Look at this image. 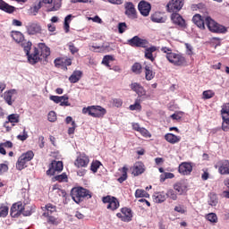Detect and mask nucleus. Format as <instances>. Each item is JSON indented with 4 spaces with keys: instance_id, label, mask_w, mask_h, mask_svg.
Listing matches in <instances>:
<instances>
[{
    "instance_id": "f257e3e1",
    "label": "nucleus",
    "mask_w": 229,
    "mask_h": 229,
    "mask_svg": "<svg viewBox=\"0 0 229 229\" xmlns=\"http://www.w3.org/2000/svg\"><path fill=\"white\" fill-rule=\"evenodd\" d=\"M31 42L23 44V51L26 54L29 64L30 65H35V64H38V62L44 60V58H47L51 55V49L46 46L45 43H39L38 48L34 47L32 53L31 51Z\"/></svg>"
},
{
    "instance_id": "f03ea898",
    "label": "nucleus",
    "mask_w": 229,
    "mask_h": 229,
    "mask_svg": "<svg viewBox=\"0 0 229 229\" xmlns=\"http://www.w3.org/2000/svg\"><path fill=\"white\" fill-rule=\"evenodd\" d=\"M71 196L75 203H81L85 199H90V198H92V193L83 187H74L71 191Z\"/></svg>"
},
{
    "instance_id": "7ed1b4c3",
    "label": "nucleus",
    "mask_w": 229,
    "mask_h": 229,
    "mask_svg": "<svg viewBox=\"0 0 229 229\" xmlns=\"http://www.w3.org/2000/svg\"><path fill=\"white\" fill-rule=\"evenodd\" d=\"M10 214H11V217H14V218L19 217L21 214L23 216H28L33 214V208L25 210L22 201H18L12 205Z\"/></svg>"
},
{
    "instance_id": "20e7f679",
    "label": "nucleus",
    "mask_w": 229,
    "mask_h": 229,
    "mask_svg": "<svg viewBox=\"0 0 229 229\" xmlns=\"http://www.w3.org/2000/svg\"><path fill=\"white\" fill-rule=\"evenodd\" d=\"M82 114H89L91 117L100 119L106 114V109L101 106H90L82 108Z\"/></svg>"
},
{
    "instance_id": "39448f33",
    "label": "nucleus",
    "mask_w": 229,
    "mask_h": 229,
    "mask_svg": "<svg viewBox=\"0 0 229 229\" xmlns=\"http://www.w3.org/2000/svg\"><path fill=\"white\" fill-rule=\"evenodd\" d=\"M34 157L35 153H33V150H29L26 153L21 154L16 162V169L18 171L26 169V167H28V162H31Z\"/></svg>"
},
{
    "instance_id": "423d86ee",
    "label": "nucleus",
    "mask_w": 229,
    "mask_h": 229,
    "mask_svg": "<svg viewBox=\"0 0 229 229\" xmlns=\"http://www.w3.org/2000/svg\"><path fill=\"white\" fill-rule=\"evenodd\" d=\"M205 22L208 30H209L211 33H226V31H228V29L226 27L217 23L209 16L205 18Z\"/></svg>"
},
{
    "instance_id": "0eeeda50",
    "label": "nucleus",
    "mask_w": 229,
    "mask_h": 229,
    "mask_svg": "<svg viewBox=\"0 0 229 229\" xmlns=\"http://www.w3.org/2000/svg\"><path fill=\"white\" fill-rule=\"evenodd\" d=\"M102 202L106 206L107 210H111V212H115L119 207H121V204L119 203V199L117 198L107 195L106 197L102 198Z\"/></svg>"
},
{
    "instance_id": "6e6552de",
    "label": "nucleus",
    "mask_w": 229,
    "mask_h": 229,
    "mask_svg": "<svg viewBox=\"0 0 229 229\" xmlns=\"http://www.w3.org/2000/svg\"><path fill=\"white\" fill-rule=\"evenodd\" d=\"M168 62L175 67H185L187 65V58L182 53H174Z\"/></svg>"
},
{
    "instance_id": "1a4fd4ad",
    "label": "nucleus",
    "mask_w": 229,
    "mask_h": 229,
    "mask_svg": "<svg viewBox=\"0 0 229 229\" xmlns=\"http://www.w3.org/2000/svg\"><path fill=\"white\" fill-rule=\"evenodd\" d=\"M185 0H170L166 4V11L169 13H178L183 8Z\"/></svg>"
},
{
    "instance_id": "9d476101",
    "label": "nucleus",
    "mask_w": 229,
    "mask_h": 229,
    "mask_svg": "<svg viewBox=\"0 0 229 229\" xmlns=\"http://www.w3.org/2000/svg\"><path fill=\"white\" fill-rule=\"evenodd\" d=\"M127 44L131 46V47H142L143 49H146L149 41H148V39L140 38L139 36H134L128 40Z\"/></svg>"
},
{
    "instance_id": "9b49d317",
    "label": "nucleus",
    "mask_w": 229,
    "mask_h": 229,
    "mask_svg": "<svg viewBox=\"0 0 229 229\" xmlns=\"http://www.w3.org/2000/svg\"><path fill=\"white\" fill-rule=\"evenodd\" d=\"M124 14L128 19H131V21H135V19H138L139 16L137 14V9L135 8V4L131 2H126L124 4Z\"/></svg>"
},
{
    "instance_id": "f8f14e48",
    "label": "nucleus",
    "mask_w": 229,
    "mask_h": 229,
    "mask_svg": "<svg viewBox=\"0 0 229 229\" xmlns=\"http://www.w3.org/2000/svg\"><path fill=\"white\" fill-rule=\"evenodd\" d=\"M47 171V176H55V173H62L64 171V162L53 160Z\"/></svg>"
},
{
    "instance_id": "ddd939ff",
    "label": "nucleus",
    "mask_w": 229,
    "mask_h": 229,
    "mask_svg": "<svg viewBox=\"0 0 229 229\" xmlns=\"http://www.w3.org/2000/svg\"><path fill=\"white\" fill-rule=\"evenodd\" d=\"M220 112L223 119L222 130L229 131V105H224Z\"/></svg>"
},
{
    "instance_id": "4468645a",
    "label": "nucleus",
    "mask_w": 229,
    "mask_h": 229,
    "mask_svg": "<svg viewBox=\"0 0 229 229\" xmlns=\"http://www.w3.org/2000/svg\"><path fill=\"white\" fill-rule=\"evenodd\" d=\"M89 162H90L89 156L85 153H80L74 162V165L78 169H85V167L89 166Z\"/></svg>"
},
{
    "instance_id": "2eb2a0df",
    "label": "nucleus",
    "mask_w": 229,
    "mask_h": 229,
    "mask_svg": "<svg viewBox=\"0 0 229 229\" xmlns=\"http://www.w3.org/2000/svg\"><path fill=\"white\" fill-rule=\"evenodd\" d=\"M116 217L123 221V223H130L133 218V212L130 208H122L121 213H117Z\"/></svg>"
},
{
    "instance_id": "dca6fc26",
    "label": "nucleus",
    "mask_w": 229,
    "mask_h": 229,
    "mask_svg": "<svg viewBox=\"0 0 229 229\" xmlns=\"http://www.w3.org/2000/svg\"><path fill=\"white\" fill-rule=\"evenodd\" d=\"M171 21L174 26H177V28H180L181 30H185V28H187V21H185V19H183L178 13L171 14Z\"/></svg>"
},
{
    "instance_id": "f3484780",
    "label": "nucleus",
    "mask_w": 229,
    "mask_h": 229,
    "mask_svg": "<svg viewBox=\"0 0 229 229\" xmlns=\"http://www.w3.org/2000/svg\"><path fill=\"white\" fill-rule=\"evenodd\" d=\"M50 101H54V103H60V106H71V103H69V96L64 95L61 97L58 96H50Z\"/></svg>"
},
{
    "instance_id": "a211bd4d",
    "label": "nucleus",
    "mask_w": 229,
    "mask_h": 229,
    "mask_svg": "<svg viewBox=\"0 0 229 229\" xmlns=\"http://www.w3.org/2000/svg\"><path fill=\"white\" fill-rule=\"evenodd\" d=\"M45 4H49L47 12H57L62 8V0H43Z\"/></svg>"
},
{
    "instance_id": "6ab92c4d",
    "label": "nucleus",
    "mask_w": 229,
    "mask_h": 229,
    "mask_svg": "<svg viewBox=\"0 0 229 229\" xmlns=\"http://www.w3.org/2000/svg\"><path fill=\"white\" fill-rule=\"evenodd\" d=\"M178 173L182 176H189L192 173V163H181L178 167Z\"/></svg>"
},
{
    "instance_id": "aec40b11",
    "label": "nucleus",
    "mask_w": 229,
    "mask_h": 229,
    "mask_svg": "<svg viewBox=\"0 0 229 229\" xmlns=\"http://www.w3.org/2000/svg\"><path fill=\"white\" fill-rule=\"evenodd\" d=\"M12 38L16 41L17 44H21V47H24V44H30L31 42L24 39V35L21 31H12Z\"/></svg>"
},
{
    "instance_id": "412c9836",
    "label": "nucleus",
    "mask_w": 229,
    "mask_h": 229,
    "mask_svg": "<svg viewBox=\"0 0 229 229\" xmlns=\"http://www.w3.org/2000/svg\"><path fill=\"white\" fill-rule=\"evenodd\" d=\"M138 9L143 17H148V15H149V12H151V4L146 1H140L138 4Z\"/></svg>"
},
{
    "instance_id": "4be33fe9",
    "label": "nucleus",
    "mask_w": 229,
    "mask_h": 229,
    "mask_svg": "<svg viewBox=\"0 0 229 229\" xmlns=\"http://www.w3.org/2000/svg\"><path fill=\"white\" fill-rule=\"evenodd\" d=\"M216 169L218 167V173L222 175L229 174V160L225 159L217 163V165L215 166Z\"/></svg>"
},
{
    "instance_id": "5701e85b",
    "label": "nucleus",
    "mask_w": 229,
    "mask_h": 229,
    "mask_svg": "<svg viewBox=\"0 0 229 229\" xmlns=\"http://www.w3.org/2000/svg\"><path fill=\"white\" fill-rule=\"evenodd\" d=\"M15 96H17V90L15 89H10L5 92H4V99L9 106H12L13 103L15 102Z\"/></svg>"
},
{
    "instance_id": "b1692460",
    "label": "nucleus",
    "mask_w": 229,
    "mask_h": 229,
    "mask_svg": "<svg viewBox=\"0 0 229 229\" xmlns=\"http://www.w3.org/2000/svg\"><path fill=\"white\" fill-rule=\"evenodd\" d=\"M26 29L29 35H38V33H42V27L37 22L29 23Z\"/></svg>"
},
{
    "instance_id": "393cba45",
    "label": "nucleus",
    "mask_w": 229,
    "mask_h": 229,
    "mask_svg": "<svg viewBox=\"0 0 229 229\" xmlns=\"http://www.w3.org/2000/svg\"><path fill=\"white\" fill-rule=\"evenodd\" d=\"M130 89L136 92L139 98H142V96H146V89H144V86L140 85L139 82H132L130 85Z\"/></svg>"
},
{
    "instance_id": "a878e982",
    "label": "nucleus",
    "mask_w": 229,
    "mask_h": 229,
    "mask_svg": "<svg viewBox=\"0 0 229 229\" xmlns=\"http://www.w3.org/2000/svg\"><path fill=\"white\" fill-rule=\"evenodd\" d=\"M131 170L132 171L133 176H140V174H142L146 171V166L142 162H136Z\"/></svg>"
},
{
    "instance_id": "bb28decb",
    "label": "nucleus",
    "mask_w": 229,
    "mask_h": 229,
    "mask_svg": "<svg viewBox=\"0 0 229 229\" xmlns=\"http://www.w3.org/2000/svg\"><path fill=\"white\" fill-rule=\"evenodd\" d=\"M150 21L152 22L164 23L167 21V16L160 12H156L151 14Z\"/></svg>"
},
{
    "instance_id": "cd10ccee",
    "label": "nucleus",
    "mask_w": 229,
    "mask_h": 229,
    "mask_svg": "<svg viewBox=\"0 0 229 229\" xmlns=\"http://www.w3.org/2000/svg\"><path fill=\"white\" fill-rule=\"evenodd\" d=\"M145 79L147 81H151L155 78V72H153V66L150 64L144 63Z\"/></svg>"
},
{
    "instance_id": "c85d7f7f",
    "label": "nucleus",
    "mask_w": 229,
    "mask_h": 229,
    "mask_svg": "<svg viewBox=\"0 0 229 229\" xmlns=\"http://www.w3.org/2000/svg\"><path fill=\"white\" fill-rule=\"evenodd\" d=\"M41 210H43V217L46 216H51V214L56 212V206L48 203L45 207H41Z\"/></svg>"
},
{
    "instance_id": "c756f323",
    "label": "nucleus",
    "mask_w": 229,
    "mask_h": 229,
    "mask_svg": "<svg viewBox=\"0 0 229 229\" xmlns=\"http://www.w3.org/2000/svg\"><path fill=\"white\" fill-rule=\"evenodd\" d=\"M155 51H157V47L152 46L149 47H146L145 48V58L147 60H150V62H155V58L156 56L153 55V53H155Z\"/></svg>"
},
{
    "instance_id": "7c9ffc66",
    "label": "nucleus",
    "mask_w": 229,
    "mask_h": 229,
    "mask_svg": "<svg viewBox=\"0 0 229 229\" xmlns=\"http://www.w3.org/2000/svg\"><path fill=\"white\" fill-rule=\"evenodd\" d=\"M165 140H166V142H169V144H178V142L182 140V137L176 136L173 133H166L165 135Z\"/></svg>"
},
{
    "instance_id": "2f4dec72",
    "label": "nucleus",
    "mask_w": 229,
    "mask_h": 229,
    "mask_svg": "<svg viewBox=\"0 0 229 229\" xmlns=\"http://www.w3.org/2000/svg\"><path fill=\"white\" fill-rule=\"evenodd\" d=\"M192 21L199 28V30H205V20L200 14H195L192 18Z\"/></svg>"
},
{
    "instance_id": "473e14b6",
    "label": "nucleus",
    "mask_w": 229,
    "mask_h": 229,
    "mask_svg": "<svg viewBox=\"0 0 229 229\" xmlns=\"http://www.w3.org/2000/svg\"><path fill=\"white\" fill-rule=\"evenodd\" d=\"M81 76H83V72L80 70H75L69 77L70 83H78V81L81 80Z\"/></svg>"
},
{
    "instance_id": "72a5a7b5",
    "label": "nucleus",
    "mask_w": 229,
    "mask_h": 229,
    "mask_svg": "<svg viewBox=\"0 0 229 229\" xmlns=\"http://www.w3.org/2000/svg\"><path fill=\"white\" fill-rule=\"evenodd\" d=\"M167 199L166 194L162 191V192H156L153 195V200L155 203H164Z\"/></svg>"
},
{
    "instance_id": "f704fd0d",
    "label": "nucleus",
    "mask_w": 229,
    "mask_h": 229,
    "mask_svg": "<svg viewBox=\"0 0 229 229\" xmlns=\"http://www.w3.org/2000/svg\"><path fill=\"white\" fill-rule=\"evenodd\" d=\"M0 10L6 12L7 13H13L15 7L6 4L4 1L0 0Z\"/></svg>"
},
{
    "instance_id": "c9c22d12",
    "label": "nucleus",
    "mask_w": 229,
    "mask_h": 229,
    "mask_svg": "<svg viewBox=\"0 0 229 229\" xmlns=\"http://www.w3.org/2000/svg\"><path fill=\"white\" fill-rule=\"evenodd\" d=\"M119 172L122 175L117 179V182H119V183H123L128 180V168L126 166H123L122 168H119Z\"/></svg>"
},
{
    "instance_id": "e433bc0d",
    "label": "nucleus",
    "mask_w": 229,
    "mask_h": 229,
    "mask_svg": "<svg viewBox=\"0 0 229 229\" xmlns=\"http://www.w3.org/2000/svg\"><path fill=\"white\" fill-rule=\"evenodd\" d=\"M91 47L94 49V51H98V53H105V51H108V48L110 47V43H103L100 46L95 44L92 45Z\"/></svg>"
},
{
    "instance_id": "4c0bfd02",
    "label": "nucleus",
    "mask_w": 229,
    "mask_h": 229,
    "mask_svg": "<svg viewBox=\"0 0 229 229\" xmlns=\"http://www.w3.org/2000/svg\"><path fill=\"white\" fill-rule=\"evenodd\" d=\"M20 115L18 114H12L7 116V121L5 122V124H8L11 123L12 126H15V123H19L20 121Z\"/></svg>"
},
{
    "instance_id": "58836bf2",
    "label": "nucleus",
    "mask_w": 229,
    "mask_h": 229,
    "mask_svg": "<svg viewBox=\"0 0 229 229\" xmlns=\"http://www.w3.org/2000/svg\"><path fill=\"white\" fill-rule=\"evenodd\" d=\"M174 189L180 196H182V194L187 191V185H185L183 182H176L174 184Z\"/></svg>"
},
{
    "instance_id": "ea45409f",
    "label": "nucleus",
    "mask_w": 229,
    "mask_h": 229,
    "mask_svg": "<svg viewBox=\"0 0 229 229\" xmlns=\"http://www.w3.org/2000/svg\"><path fill=\"white\" fill-rule=\"evenodd\" d=\"M217 203H219V199H217V194L211 192L209 194L208 205H210L211 207H216Z\"/></svg>"
},
{
    "instance_id": "a19ab883",
    "label": "nucleus",
    "mask_w": 229,
    "mask_h": 229,
    "mask_svg": "<svg viewBox=\"0 0 229 229\" xmlns=\"http://www.w3.org/2000/svg\"><path fill=\"white\" fill-rule=\"evenodd\" d=\"M45 217H47V223H48V225H54L55 226L60 225V220L54 216L48 215Z\"/></svg>"
},
{
    "instance_id": "79ce46f5",
    "label": "nucleus",
    "mask_w": 229,
    "mask_h": 229,
    "mask_svg": "<svg viewBox=\"0 0 229 229\" xmlns=\"http://www.w3.org/2000/svg\"><path fill=\"white\" fill-rule=\"evenodd\" d=\"M110 62H114V56L113 55H105L102 60L103 65H106L107 69H112V66L110 65Z\"/></svg>"
},
{
    "instance_id": "37998d69",
    "label": "nucleus",
    "mask_w": 229,
    "mask_h": 229,
    "mask_svg": "<svg viewBox=\"0 0 229 229\" xmlns=\"http://www.w3.org/2000/svg\"><path fill=\"white\" fill-rule=\"evenodd\" d=\"M53 192H56L59 196H62L63 198H65V195L67 194L64 190H62L60 188L59 184H54L52 187Z\"/></svg>"
},
{
    "instance_id": "c03bdc74",
    "label": "nucleus",
    "mask_w": 229,
    "mask_h": 229,
    "mask_svg": "<svg viewBox=\"0 0 229 229\" xmlns=\"http://www.w3.org/2000/svg\"><path fill=\"white\" fill-rule=\"evenodd\" d=\"M42 8V2H38L37 4H34L30 9L29 10L30 15H37L38 13V10Z\"/></svg>"
},
{
    "instance_id": "a18cd8bd",
    "label": "nucleus",
    "mask_w": 229,
    "mask_h": 229,
    "mask_svg": "<svg viewBox=\"0 0 229 229\" xmlns=\"http://www.w3.org/2000/svg\"><path fill=\"white\" fill-rule=\"evenodd\" d=\"M131 71L134 74H141L142 73V64L140 63H134L131 66Z\"/></svg>"
},
{
    "instance_id": "49530a36",
    "label": "nucleus",
    "mask_w": 229,
    "mask_h": 229,
    "mask_svg": "<svg viewBox=\"0 0 229 229\" xmlns=\"http://www.w3.org/2000/svg\"><path fill=\"white\" fill-rule=\"evenodd\" d=\"M165 194L166 198H169V199H172L173 201H176V199H178V194H176V191L173 189L168 190Z\"/></svg>"
},
{
    "instance_id": "de8ad7c7",
    "label": "nucleus",
    "mask_w": 229,
    "mask_h": 229,
    "mask_svg": "<svg viewBox=\"0 0 229 229\" xmlns=\"http://www.w3.org/2000/svg\"><path fill=\"white\" fill-rule=\"evenodd\" d=\"M161 53H165L166 60H169L171 58L172 55L174 54L173 49H171L170 47H162Z\"/></svg>"
},
{
    "instance_id": "09e8293b",
    "label": "nucleus",
    "mask_w": 229,
    "mask_h": 229,
    "mask_svg": "<svg viewBox=\"0 0 229 229\" xmlns=\"http://www.w3.org/2000/svg\"><path fill=\"white\" fill-rule=\"evenodd\" d=\"M9 210H10V208H8V206H6L4 204H1V206H0V217H6V216H8Z\"/></svg>"
},
{
    "instance_id": "8fccbe9b",
    "label": "nucleus",
    "mask_w": 229,
    "mask_h": 229,
    "mask_svg": "<svg viewBox=\"0 0 229 229\" xmlns=\"http://www.w3.org/2000/svg\"><path fill=\"white\" fill-rule=\"evenodd\" d=\"M135 198H149V193L144 190L138 189L135 191Z\"/></svg>"
},
{
    "instance_id": "3c124183",
    "label": "nucleus",
    "mask_w": 229,
    "mask_h": 229,
    "mask_svg": "<svg viewBox=\"0 0 229 229\" xmlns=\"http://www.w3.org/2000/svg\"><path fill=\"white\" fill-rule=\"evenodd\" d=\"M130 110L133 111V110H139V112H140V110H142V106L140 105V99L137 98L135 100V103L133 105H131L129 106Z\"/></svg>"
},
{
    "instance_id": "603ef678",
    "label": "nucleus",
    "mask_w": 229,
    "mask_h": 229,
    "mask_svg": "<svg viewBox=\"0 0 229 229\" xmlns=\"http://www.w3.org/2000/svg\"><path fill=\"white\" fill-rule=\"evenodd\" d=\"M206 219L209 221V223L216 224L218 221L217 215L216 213H208L206 216Z\"/></svg>"
},
{
    "instance_id": "864d4df0",
    "label": "nucleus",
    "mask_w": 229,
    "mask_h": 229,
    "mask_svg": "<svg viewBox=\"0 0 229 229\" xmlns=\"http://www.w3.org/2000/svg\"><path fill=\"white\" fill-rule=\"evenodd\" d=\"M101 166V163L98 160L92 161L91 165H90V171L92 173H98V169Z\"/></svg>"
},
{
    "instance_id": "5fc2aeb1",
    "label": "nucleus",
    "mask_w": 229,
    "mask_h": 229,
    "mask_svg": "<svg viewBox=\"0 0 229 229\" xmlns=\"http://www.w3.org/2000/svg\"><path fill=\"white\" fill-rule=\"evenodd\" d=\"M202 95L203 99H212L216 96V93L209 89L203 91Z\"/></svg>"
},
{
    "instance_id": "6e6d98bb",
    "label": "nucleus",
    "mask_w": 229,
    "mask_h": 229,
    "mask_svg": "<svg viewBox=\"0 0 229 229\" xmlns=\"http://www.w3.org/2000/svg\"><path fill=\"white\" fill-rule=\"evenodd\" d=\"M174 212H178L179 214H186L187 213V208L183 205H178L175 206L174 208Z\"/></svg>"
},
{
    "instance_id": "4d7b16f0",
    "label": "nucleus",
    "mask_w": 229,
    "mask_h": 229,
    "mask_svg": "<svg viewBox=\"0 0 229 229\" xmlns=\"http://www.w3.org/2000/svg\"><path fill=\"white\" fill-rule=\"evenodd\" d=\"M55 182H67L68 180L67 174L63 173L62 174L55 175Z\"/></svg>"
},
{
    "instance_id": "13d9d810",
    "label": "nucleus",
    "mask_w": 229,
    "mask_h": 229,
    "mask_svg": "<svg viewBox=\"0 0 229 229\" xmlns=\"http://www.w3.org/2000/svg\"><path fill=\"white\" fill-rule=\"evenodd\" d=\"M142 137H145L146 139H151V132L148 131V129L142 127L141 130L139 131Z\"/></svg>"
},
{
    "instance_id": "bf43d9fd",
    "label": "nucleus",
    "mask_w": 229,
    "mask_h": 229,
    "mask_svg": "<svg viewBox=\"0 0 229 229\" xmlns=\"http://www.w3.org/2000/svg\"><path fill=\"white\" fill-rule=\"evenodd\" d=\"M47 119L49 123H55L56 122V113L55 111H50L47 115Z\"/></svg>"
},
{
    "instance_id": "052dcab7",
    "label": "nucleus",
    "mask_w": 229,
    "mask_h": 229,
    "mask_svg": "<svg viewBox=\"0 0 229 229\" xmlns=\"http://www.w3.org/2000/svg\"><path fill=\"white\" fill-rule=\"evenodd\" d=\"M173 178H174V174H173V173L166 172V173H165L164 175H161L162 182H165V180H169V179L171 180Z\"/></svg>"
},
{
    "instance_id": "680f3d73",
    "label": "nucleus",
    "mask_w": 229,
    "mask_h": 229,
    "mask_svg": "<svg viewBox=\"0 0 229 229\" xmlns=\"http://www.w3.org/2000/svg\"><path fill=\"white\" fill-rule=\"evenodd\" d=\"M28 132H26V127H23V134H19L17 136L18 140H21L22 142H24V140H26L28 139Z\"/></svg>"
},
{
    "instance_id": "e2e57ef3",
    "label": "nucleus",
    "mask_w": 229,
    "mask_h": 229,
    "mask_svg": "<svg viewBox=\"0 0 229 229\" xmlns=\"http://www.w3.org/2000/svg\"><path fill=\"white\" fill-rule=\"evenodd\" d=\"M64 57H58L55 59L54 64L55 67H64Z\"/></svg>"
},
{
    "instance_id": "0e129e2a",
    "label": "nucleus",
    "mask_w": 229,
    "mask_h": 229,
    "mask_svg": "<svg viewBox=\"0 0 229 229\" xmlns=\"http://www.w3.org/2000/svg\"><path fill=\"white\" fill-rule=\"evenodd\" d=\"M128 30V26L126 25V22H120L118 24V31L119 33H124Z\"/></svg>"
},
{
    "instance_id": "69168bd1",
    "label": "nucleus",
    "mask_w": 229,
    "mask_h": 229,
    "mask_svg": "<svg viewBox=\"0 0 229 229\" xmlns=\"http://www.w3.org/2000/svg\"><path fill=\"white\" fill-rule=\"evenodd\" d=\"M68 47H69V51L72 53V55H76V53H78V51H80V49H78V47H76V46H74L72 43H69Z\"/></svg>"
},
{
    "instance_id": "338daca9",
    "label": "nucleus",
    "mask_w": 229,
    "mask_h": 229,
    "mask_svg": "<svg viewBox=\"0 0 229 229\" xmlns=\"http://www.w3.org/2000/svg\"><path fill=\"white\" fill-rule=\"evenodd\" d=\"M113 105L116 108H121V106H123V99H121V98H114L113 99Z\"/></svg>"
},
{
    "instance_id": "774afa93",
    "label": "nucleus",
    "mask_w": 229,
    "mask_h": 229,
    "mask_svg": "<svg viewBox=\"0 0 229 229\" xmlns=\"http://www.w3.org/2000/svg\"><path fill=\"white\" fill-rule=\"evenodd\" d=\"M8 171V165L6 164H0V175L4 173H7Z\"/></svg>"
}]
</instances>
